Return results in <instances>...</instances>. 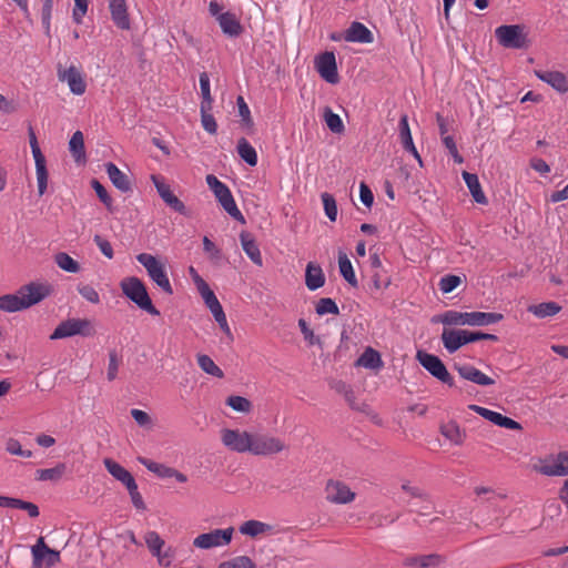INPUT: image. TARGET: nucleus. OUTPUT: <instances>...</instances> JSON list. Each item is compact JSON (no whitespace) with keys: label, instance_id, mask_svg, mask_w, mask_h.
I'll use <instances>...</instances> for the list:
<instances>
[{"label":"nucleus","instance_id":"1","mask_svg":"<svg viewBox=\"0 0 568 568\" xmlns=\"http://www.w3.org/2000/svg\"><path fill=\"white\" fill-rule=\"evenodd\" d=\"M51 294V287L47 284L31 282L21 286L16 294L0 296V310L14 313L29 308Z\"/></svg>","mask_w":568,"mask_h":568},{"label":"nucleus","instance_id":"2","mask_svg":"<svg viewBox=\"0 0 568 568\" xmlns=\"http://www.w3.org/2000/svg\"><path fill=\"white\" fill-rule=\"evenodd\" d=\"M504 318L500 313L486 312H458L455 310L446 311L442 314L434 315L430 318L433 324H443L446 326H487L499 323Z\"/></svg>","mask_w":568,"mask_h":568},{"label":"nucleus","instance_id":"3","mask_svg":"<svg viewBox=\"0 0 568 568\" xmlns=\"http://www.w3.org/2000/svg\"><path fill=\"white\" fill-rule=\"evenodd\" d=\"M122 293L139 308L152 316H159L160 311L153 305L144 283L135 276H130L120 283Z\"/></svg>","mask_w":568,"mask_h":568},{"label":"nucleus","instance_id":"4","mask_svg":"<svg viewBox=\"0 0 568 568\" xmlns=\"http://www.w3.org/2000/svg\"><path fill=\"white\" fill-rule=\"evenodd\" d=\"M484 339L496 342L498 337L495 334L456 328H444L442 333L444 348L449 354L456 353L464 345Z\"/></svg>","mask_w":568,"mask_h":568},{"label":"nucleus","instance_id":"5","mask_svg":"<svg viewBox=\"0 0 568 568\" xmlns=\"http://www.w3.org/2000/svg\"><path fill=\"white\" fill-rule=\"evenodd\" d=\"M205 180L209 187L214 193V196L216 197L221 206L224 209V211L235 221L245 223L244 215L237 207L236 202L229 186L222 181H220L213 174L206 175Z\"/></svg>","mask_w":568,"mask_h":568},{"label":"nucleus","instance_id":"6","mask_svg":"<svg viewBox=\"0 0 568 568\" xmlns=\"http://www.w3.org/2000/svg\"><path fill=\"white\" fill-rule=\"evenodd\" d=\"M136 261L145 267L152 282H154L164 293L169 295L173 294V287L170 283L164 264H162L154 255L149 253H140L136 255Z\"/></svg>","mask_w":568,"mask_h":568},{"label":"nucleus","instance_id":"7","mask_svg":"<svg viewBox=\"0 0 568 568\" xmlns=\"http://www.w3.org/2000/svg\"><path fill=\"white\" fill-rule=\"evenodd\" d=\"M498 43L507 49H526L529 45L527 33L520 24H503L496 28Z\"/></svg>","mask_w":568,"mask_h":568},{"label":"nucleus","instance_id":"8","mask_svg":"<svg viewBox=\"0 0 568 568\" xmlns=\"http://www.w3.org/2000/svg\"><path fill=\"white\" fill-rule=\"evenodd\" d=\"M209 12L213 18H215L222 32L226 37L237 38L243 32V27L236 14L230 11L223 12V6L216 1L210 2Z\"/></svg>","mask_w":568,"mask_h":568},{"label":"nucleus","instance_id":"9","mask_svg":"<svg viewBox=\"0 0 568 568\" xmlns=\"http://www.w3.org/2000/svg\"><path fill=\"white\" fill-rule=\"evenodd\" d=\"M418 363L435 378L449 387L454 386V378L447 371L443 361L430 353L418 351L416 354Z\"/></svg>","mask_w":568,"mask_h":568},{"label":"nucleus","instance_id":"10","mask_svg":"<svg viewBox=\"0 0 568 568\" xmlns=\"http://www.w3.org/2000/svg\"><path fill=\"white\" fill-rule=\"evenodd\" d=\"M29 133V142L31 152L34 159L36 164V175H37V183H38V193L39 195H43L48 187V170H47V163L45 158L41 152V149L39 146L36 133L33 131L32 126H29L28 130Z\"/></svg>","mask_w":568,"mask_h":568},{"label":"nucleus","instance_id":"11","mask_svg":"<svg viewBox=\"0 0 568 568\" xmlns=\"http://www.w3.org/2000/svg\"><path fill=\"white\" fill-rule=\"evenodd\" d=\"M286 445L277 437L265 433H252L251 454L270 456L283 452Z\"/></svg>","mask_w":568,"mask_h":568},{"label":"nucleus","instance_id":"12","mask_svg":"<svg viewBox=\"0 0 568 568\" xmlns=\"http://www.w3.org/2000/svg\"><path fill=\"white\" fill-rule=\"evenodd\" d=\"M221 440L232 452L251 454L252 433L225 428L221 432Z\"/></svg>","mask_w":568,"mask_h":568},{"label":"nucleus","instance_id":"13","mask_svg":"<svg viewBox=\"0 0 568 568\" xmlns=\"http://www.w3.org/2000/svg\"><path fill=\"white\" fill-rule=\"evenodd\" d=\"M31 552L32 568H51L61 560L60 551L49 548L43 537L31 547Z\"/></svg>","mask_w":568,"mask_h":568},{"label":"nucleus","instance_id":"14","mask_svg":"<svg viewBox=\"0 0 568 568\" xmlns=\"http://www.w3.org/2000/svg\"><path fill=\"white\" fill-rule=\"evenodd\" d=\"M233 532V527L225 529H214L209 532L199 535L193 540V545L200 549H210L213 547L225 546L231 542Z\"/></svg>","mask_w":568,"mask_h":568},{"label":"nucleus","instance_id":"15","mask_svg":"<svg viewBox=\"0 0 568 568\" xmlns=\"http://www.w3.org/2000/svg\"><path fill=\"white\" fill-rule=\"evenodd\" d=\"M57 77L60 82H65L68 84L71 93L75 95H82L85 93L87 83L84 75L74 64H71L67 69L59 64L57 68Z\"/></svg>","mask_w":568,"mask_h":568},{"label":"nucleus","instance_id":"16","mask_svg":"<svg viewBox=\"0 0 568 568\" xmlns=\"http://www.w3.org/2000/svg\"><path fill=\"white\" fill-rule=\"evenodd\" d=\"M314 65L323 80L329 84H336L339 81L337 63L334 52L325 51L315 57Z\"/></svg>","mask_w":568,"mask_h":568},{"label":"nucleus","instance_id":"17","mask_svg":"<svg viewBox=\"0 0 568 568\" xmlns=\"http://www.w3.org/2000/svg\"><path fill=\"white\" fill-rule=\"evenodd\" d=\"M90 326V322L88 320L81 318H69L67 321L61 322L53 333L51 334V339H60L65 337H71L74 335H89V332H85L84 328Z\"/></svg>","mask_w":568,"mask_h":568},{"label":"nucleus","instance_id":"18","mask_svg":"<svg viewBox=\"0 0 568 568\" xmlns=\"http://www.w3.org/2000/svg\"><path fill=\"white\" fill-rule=\"evenodd\" d=\"M538 471L545 476H568V452H559L550 459H545L538 467Z\"/></svg>","mask_w":568,"mask_h":568},{"label":"nucleus","instance_id":"19","mask_svg":"<svg viewBox=\"0 0 568 568\" xmlns=\"http://www.w3.org/2000/svg\"><path fill=\"white\" fill-rule=\"evenodd\" d=\"M469 409L480 415L483 418L489 420L494 425H497L499 427H504L506 429L511 430H520L523 427L521 425L516 422L515 419L507 417L498 412L488 409L486 407H481L479 405L471 404L469 405Z\"/></svg>","mask_w":568,"mask_h":568},{"label":"nucleus","instance_id":"20","mask_svg":"<svg viewBox=\"0 0 568 568\" xmlns=\"http://www.w3.org/2000/svg\"><path fill=\"white\" fill-rule=\"evenodd\" d=\"M326 499L333 504H348L355 494L343 483L329 480L325 487Z\"/></svg>","mask_w":568,"mask_h":568},{"label":"nucleus","instance_id":"21","mask_svg":"<svg viewBox=\"0 0 568 568\" xmlns=\"http://www.w3.org/2000/svg\"><path fill=\"white\" fill-rule=\"evenodd\" d=\"M398 135L403 149L409 154H412L417 160L419 165L423 166V160L414 144L410 128L408 124V116L406 114L402 115L399 119Z\"/></svg>","mask_w":568,"mask_h":568},{"label":"nucleus","instance_id":"22","mask_svg":"<svg viewBox=\"0 0 568 568\" xmlns=\"http://www.w3.org/2000/svg\"><path fill=\"white\" fill-rule=\"evenodd\" d=\"M344 40L353 43L368 44L374 41V34L364 23L354 21L345 30Z\"/></svg>","mask_w":568,"mask_h":568},{"label":"nucleus","instance_id":"23","mask_svg":"<svg viewBox=\"0 0 568 568\" xmlns=\"http://www.w3.org/2000/svg\"><path fill=\"white\" fill-rule=\"evenodd\" d=\"M535 75L560 93L568 92V79L560 71L535 70Z\"/></svg>","mask_w":568,"mask_h":568},{"label":"nucleus","instance_id":"24","mask_svg":"<svg viewBox=\"0 0 568 568\" xmlns=\"http://www.w3.org/2000/svg\"><path fill=\"white\" fill-rule=\"evenodd\" d=\"M457 372L462 378L480 386H490L495 384V381L491 377L487 376L470 364L458 366Z\"/></svg>","mask_w":568,"mask_h":568},{"label":"nucleus","instance_id":"25","mask_svg":"<svg viewBox=\"0 0 568 568\" xmlns=\"http://www.w3.org/2000/svg\"><path fill=\"white\" fill-rule=\"evenodd\" d=\"M240 242L243 251L247 255V257L257 266L263 265V258L261 255L260 246L256 243L255 239L248 232H242L240 234Z\"/></svg>","mask_w":568,"mask_h":568},{"label":"nucleus","instance_id":"26","mask_svg":"<svg viewBox=\"0 0 568 568\" xmlns=\"http://www.w3.org/2000/svg\"><path fill=\"white\" fill-rule=\"evenodd\" d=\"M105 172L112 184L121 192L131 191V182L125 173H123L113 162L105 164Z\"/></svg>","mask_w":568,"mask_h":568},{"label":"nucleus","instance_id":"27","mask_svg":"<svg viewBox=\"0 0 568 568\" xmlns=\"http://www.w3.org/2000/svg\"><path fill=\"white\" fill-rule=\"evenodd\" d=\"M305 284L310 291H316L325 284V275L320 264L310 262L306 265Z\"/></svg>","mask_w":568,"mask_h":568},{"label":"nucleus","instance_id":"28","mask_svg":"<svg viewBox=\"0 0 568 568\" xmlns=\"http://www.w3.org/2000/svg\"><path fill=\"white\" fill-rule=\"evenodd\" d=\"M444 561V558L438 554L409 556L404 559V565L407 567H422L432 568L438 567Z\"/></svg>","mask_w":568,"mask_h":568},{"label":"nucleus","instance_id":"29","mask_svg":"<svg viewBox=\"0 0 568 568\" xmlns=\"http://www.w3.org/2000/svg\"><path fill=\"white\" fill-rule=\"evenodd\" d=\"M104 467L106 470L114 477L116 480L121 481L125 487L130 486L131 484L135 483L134 477L132 474L126 470L122 465L114 462L111 458H105L103 460Z\"/></svg>","mask_w":568,"mask_h":568},{"label":"nucleus","instance_id":"30","mask_svg":"<svg viewBox=\"0 0 568 568\" xmlns=\"http://www.w3.org/2000/svg\"><path fill=\"white\" fill-rule=\"evenodd\" d=\"M462 176L474 199L478 204H487L488 200L481 189L477 174L464 171Z\"/></svg>","mask_w":568,"mask_h":568},{"label":"nucleus","instance_id":"31","mask_svg":"<svg viewBox=\"0 0 568 568\" xmlns=\"http://www.w3.org/2000/svg\"><path fill=\"white\" fill-rule=\"evenodd\" d=\"M338 268L342 277L354 288L358 287V281L355 275L353 265L347 254L343 251L338 252Z\"/></svg>","mask_w":568,"mask_h":568},{"label":"nucleus","instance_id":"32","mask_svg":"<svg viewBox=\"0 0 568 568\" xmlns=\"http://www.w3.org/2000/svg\"><path fill=\"white\" fill-rule=\"evenodd\" d=\"M69 150L72 153L77 163H84L87 160L85 151H84V138L81 131H75L70 141H69Z\"/></svg>","mask_w":568,"mask_h":568},{"label":"nucleus","instance_id":"33","mask_svg":"<svg viewBox=\"0 0 568 568\" xmlns=\"http://www.w3.org/2000/svg\"><path fill=\"white\" fill-rule=\"evenodd\" d=\"M111 19L113 23L119 28L120 30H130L131 28V21L130 16L128 12V6H114L112 8H109Z\"/></svg>","mask_w":568,"mask_h":568},{"label":"nucleus","instance_id":"34","mask_svg":"<svg viewBox=\"0 0 568 568\" xmlns=\"http://www.w3.org/2000/svg\"><path fill=\"white\" fill-rule=\"evenodd\" d=\"M561 307L556 302H544L537 305L528 306L527 311L538 318L554 316L560 312Z\"/></svg>","mask_w":568,"mask_h":568},{"label":"nucleus","instance_id":"35","mask_svg":"<svg viewBox=\"0 0 568 568\" xmlns=\"http://www.w3.org/2000/svg\"><path fill=\"white\" fill-rule=\"evenodd\" d=\"M237 153L240 158L250 166H255L258 161L256 150L245 139L241 138L237 142Z\"/></svg>","mask_w":568,"mask_h":568},{"label":"nucleus","instance_id":"36","mask_svg":"<svg viewBox=\"0 0 568 568\" xmlns=\"http://www.w3.org/2000/svg\"><path fill=\"white\" fill-rule=\"evenodd\" d=\"M65 470V464L59 463L52 468L38 469L36 471V479L40 481H57L64 475Z\"/></svg>","mask_w":568,"mask_h":568},{"label":"nucleus","instance_id":"37","mask_svg":"<svg viewBox=\"0 0 568 568\" xmlns=\"http://www.w3.org/2000/svg\"><path fill=\"white\" fill-rule=\"evenodd\" d=\"M356 365L375 369L382 366L381 355L372 347H367L356 362Z\"/></svg>","mask_w":568,"mask_h":568},{"label":"nucleus","instance_id":"38","mask_svg":"<svg viewBox=\"0 0 568 568\" xmlns=\"http://www.w3.org/2000/svg\"><path fill=\"white\" fill-rule=\"evenodd\" d=\"M440 433L454 445H462L464 442L465 434L455 422H448L447 424L442 425Z\"/></svg>","mask_w":568,"mask_h":568},{"label":"nucleus","instance_id":"39","mask_svg":"<svg viewBox=\"0 0 568 568\" xmlns=\"http://www.w3.org/2000/svg\"><path fill=\"white\" fill-rule=\"evenodd\" d=\"M139 463L143 465L149 471L156 475L159 478H171L172 477V467H169L164 464H160L148 459L145 457H139Z\"/></svg>","mask_w":568,"mask_h":568},{"label":"nucleus","instance_id":"40","mask_svg":"<svg viewBox=\"0 0 568 568\" xmlns=\"http://www.w3.org/2000/svg\"><path fill=\"white\" fill-rule=\"evenodd\" d=\"M270 528H271L270 525H267L265 523L251 519V520L243 523L240 526L239 530L243 535H246L250 537H256L261 534L268 531Z\"/></svg>","mask_w":568,"mask_h":568},{"label":"nucleus","instance_id":"41","mask_svg":"<svg viewBox=\"0 0 568 568\" xmlns=\"http://www.w3.org/2000/svg\"><path fill=\"white\" fill-rule=\"evenodd\" d=\"M196 359L200 368L206 374L217 378L224 377L223 371L214 363V361L209 355L200 354L197 355Z\"/></svg>","mask_w":568,"mask_h":568},{"label":"nucleus","instance_id":"42","mask_svg":"<svg viewBox=\"0 0 568 568\" xmlns=\"http://www.w3.org/2000/svg\"><path fill=\"white\" fill-rule=\"evenodd\" d=\"M324 120L327 128L336 134H341L344 132L345 126L342 118L332 111L329 108H325L324 110Z\"/></svg>","mask_w":568,"mask_h":568},{"label":"nucleus","instance_id":"43","mask_svg":"<svg viewBox=\"0 0 568 568\" xmlns=\"http://www.w3.org/2000/svg\"><path fill=\"white\" fill-rule=\"evenodd\" d=\"M201 297L203 298L206 307L210 310L212 315H215L217 312L223 311L221 303L219 302L214 292L210 288V286L203 285V291L199 292Z\"/></svg>","mask_w":568,"mask_h":568},{"label":"nucleus","instance_id":"44","mask_svg":"<svg viewBox=\"0 0 568 568\" xmlns=\"http://www.w3.org/2000/svg\"><path fill=\"white\" fill-rule=\"evenodd\" d=\"M202 101L200 106H213V98L211 94V82L209 74L202 72L199 78Z\"/></svg>","mask_w":568,"mask_h":568},{"label":"nucleus","instance_id":"45","mask_svg":"<svg viewBox=\"0 0 568 568\" xmlns=\"http://www.w3.org/2000/svg\"><path fill=\"white\" fill-rule=\"evenodd\" d=\"M212 108L213 106H200L201 123L207 133L215 134L217 132V123L211 113Z\"/></svg>","mask_w":568,"mask_h":568},{"label":"nucleus","instance_id":"46","mask_svg":"<svg viewBox=\"0 0 568 568\" xmlns=\"http://www.w3.org/2000/svg\"><path fill=\"white\" fill-rule=\"evenodd\" d=\"M144 541L152 556L159 555V551L165 545L164 539L154 530H150L145 534Z\"/></svg>","mask_w":568,"mask_h":568},{"label":"nucleus","instance_id":"47","mask_svg":"<svg viewBox=\"0 0 568 568\" xmlns=\"http://www.w3.org/2000/svg\"><path fill=\"white\" fill-rule=\"evenodd\" d=\"M55 263L61 270L69 273H77L80 270L79 263L64 252H60L55 255Z\"/></svg>","mask_w":568,"mask_h":568},{"label":"nucleus","instance_id":"48","mask_svg":"<svg viewBox=\"0 0 568 568\" xmlns=\"http://www.w3.org/2000/svg\"><path fill=\"white\" fill-rule=\"evenodd\" d=\"M226 405L230 406L233 410L239 413H250L252 409V403L239 395H232L226 398Z\"/></svg>","mask_w":568,"mask_h":568},{"label":"nucleus","instance_id":"49","mask_svg":"<svg viewBox=\"0 0 568 568\" xmlns=\"http://www.w3.org/2000/svg\"><path fill=\"white\" fill-rule=\"evenodd\" d=\"M316 314L323 316L325 314L338 315L339 308L336 302L331 297L321 298L315 307Z\"/></svg>","mask_w":568,"mask_h":568},{"label":"nucleus","instance_id":"50","mask_svg":"<svg viewBox=\"0 0 568 568\" xmlns=\"http://www.w3.org/2000/svg\"><path fill=\"white\" fill-rule=\"evenodd\" d=\"M9 508L26 510L31 518H36L40 514L36 504L13 497H11Z\"/></svg>","mask_w":568,"mask_h":568},{"label":"nucleus","instance_id":"51","mask_svg":"<svg viewBox=\"0 0 568 568\" xmlns=\"http://www.w3.org/2000/svg\"><path fill=\"white\" fill-rule=\"evenodd\" d=\"M217 568H256V566L250 557L237 556L221 562Z\"/></svg>","mask_w":568,"mask_h":568},{"label":"nucleus","instance_id":"52","mask_svg":"<svg viewBox=\"0 0 568 568\" xmlns=\"http://www.w3.org/2000/svg\"><path fill=\"white\" fill-rule=\"evenodd\" d=\"M324 211L329 221L335 222L337 219V205L335 197L331 193H322L321 195Z\"/></svg>","mask_w":568,"mask_h":568},{"label":"nucleus","instance_id":"53","mask_svg":"<svg viewBox=\"0 0 568 568\" xmlns=\"http://www.w3.org/2000/svg\"><path fill=\"white\" fill-rule=\"evenodd\" d=\"M163 202L170 206L174 212L181 214V215H184V216H187L189 215V211L185 206V204L180 200L178 199L173 192H168L164 197H162Z\"/></svg>","mask_w":568,"mask_h":568},{"label":"nucleus","instance_id":"54","mask_svg":"<svg viewBox=\"0 0 568 568\" xmlns=\"http://www.w3.org/2000/svg\"><path fill=\"white\" fill-rule=\"evenodd\" d=\"M462 283V278L457 275L447 274L439 280L438 286L442 293L448 294L456 290Z\"/></svg>","mask_w":568,"mask_h":568},{"label":"nucleus","instance_id":"55","mask_svg":"<svg viewBox=\"0 0 568 568\" xmlns=\"http://www.w3.org/2000/svg\"><path fill=\"white\" fill-rule=\"evenodd\" d=\"M91 186L105 207L112 211V197L109 195L106 189L95 179L91 181Z\"/></svg>","mask_w":568,"mask_h":568},{"label":"nucleus","instance_id":"56","mask_svg":"<svg viewBox=\"0 0 568 568\" xmlns=\"http://www.w3.org/2000/svg\"><path fill=\"white\" fill-rule=\"evenodd\" d=\"M444 146L447 149L448 154L453 158L457 164L464 163V158L459 154L457 144L452 135L443 136L442 140Z\"/></svg>","mask_w":568,"mask_h":568},{"label":"nucleus","instance_id":"57","mask_svg":"<svg viewBox=\"0 0 568 568\" xmlns=\"http://www.w3.org/2000/svg\"><path fill=\"white\" fill-rule=\"evenodd\" d=\"M89 0H74V7L72 10V20L77 24L83 22V18L88 12Z\"/></svg>","mask_w":568,"mask_h":568},{"label":"nucleus","instance_id":"58","mask_svg":"<svg viewBox=\"0 0 568 568\" xmlns=\"http://www.w3.org/2000/svg\"><path fill=\"white\" fill-rule=\"evenodd\" d=\"M236 104L239 108V115L242 118V122L245 126L252 128L253 126V120L251 116V111L245 102L244 98L242 95H239L236 98Z\"/></svg>","mask_w":568,"mask_h":568},{"label":"nucleus","instance_id":"59","mask_svg":"<svg viewBox=\"0 0 568 568\" xmlns=\"http://www.w3.org/2000/svg\"><path fill=\"white\" fill-rule=\"evenodd\" d=\"M298 327L304 336V339L308 343V345H318L320 347H322L321 338L318 336H315L314 332L308 327L304 318L298 320Z\"/></svg>","mask_w":568,"mask_h":568},{"label":"nucleus","instance_id":"60","mask_svg":"<svg viewBox=\"0 0 568 568\" xmlns=\"http://www.w3.org/2000/svg\"><path fill=\"white\" fill-rule=\"evenodd\" d=\"M6 449L9 454L20 456L23 458L32 457L33 453L29 449H22L19 440L14 438H10L6 444Z\"/></svg>","mask_w":568,"mask_h":568},{"label":"nucleus","instance_id":"61","mask_svg":"<svg viewBox=\"0 0 568 568\" xmlns=\"http://www.w3.org/2000/svg\"><path fill=\"white\" fill-rule=\"evenodd\" d=\"M79 294L90 303L98 304L100 302V295L98 291L91 285H79Z\"/></svg>","mask_w":568,"mask_h":568},{"label":"nucleus","instance_id":"62","mask_svg":"<svg viewBox=\"0 0 568 568\" xmlns=\"http://www.w3.org/2000/svg\"><path fill=\"white\" fill-rule=\"evenodd\" d=\"M93 242L95 243V245L99 247V250L105 257H108V258L113 257L114 252H113L111 243L108 240L103 239L99 234H95L93 237Z\"/></svg>","mask_w":568,"mask_h":568},{"label":"nucleus","instance_id":"63","mask_svg":"<svg viewBox=\"0 0 568 568\" xmlns=\"http://www.w3.org/2000/svg\"><path fill=\"white\" fill-rule=\"evenodd\" d=\"M126 489H128V491L130 494V497H131L133 506L136 509L144 510L145 509V504L143 501V498H142L141 494L139 493L136 481L131 484L130 486H128Z\"/></svg>","mask_w":568,"mask_h":568},{"label":"nucleus","instance_id":"64","mask_svg":"<svg viewBox=\"0 0 568 568\" xmlns=\"http://www.w3.org/2000/svg\"><path fill=\"white\" fill-rule=\"evenodd\" d=\"M158 559L160 566L170 567L174 560V550L172 547H164L159 551V555L154 556Z\"/></svg>","mask_w":568,"mask_h":568}]
</instances>
